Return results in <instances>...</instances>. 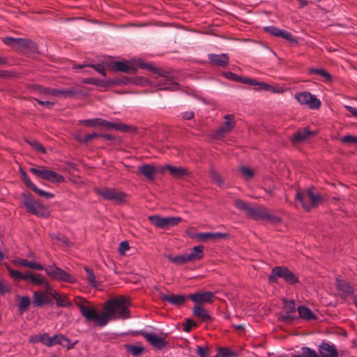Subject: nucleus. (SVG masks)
Segmentation results:
<instances>
[{"label": "nucleus", "mask_w": 357, "mask_h": 357, "mask_svg": "<svg viewBox=\"0 0 357 357\" xmlns=\"http://www.w3.org/2000/svg\"><path fill=\"white\" fill-rule=\"evenodd\" d=\"M130 301L125 296H121L107 301L104 307V313L107 314L108 322L112 319H125L130 317L128 305Z\"/></svg>", "instance_id": "obj_1"}, {"label": "nucleus", "mask_w": 357, "mask_h": 357, "mask_svg": "<svg viewBox=\"0 0 357 357\" xmlns=\"http://www.w3.org/2000/svg\"><path fill=\"white\" fill-rule=\"evenodd\" d=\"M132 63L135 68L137 66L142 69H148L152 73L164 77L165 82H160L158 84L159 86H160L159 89L174 91L178 88V83L173 82L172 79L168 78V72L165 70H160V69L152 66L150 63L144 62L141 59L134 60Z\"/></svg>", "instance_id": "obj_2"}, {"label": "nucleus", "mask_w": 357, "mask_h": 357, "mask_svg": "<svg viewBox=\"0 0 357 357\" xmlns=\"http://www.w3.org/2000/svg\"><path fill=\"white\" fill-rule=\"evenodd\" d=\"M281 278L289 284L293 285L299 282L298 277L288 267L284 266H275L271 270L268 280L270 284L278 282V278Z\"/></svg>", "instance_id": "obj_3"}, {"label": "nucleus", "mask_w": 357, "mask_h": 357, "mask_svg": "<svg viewBox=\"0 0 357 357\" xmlns=\"http://www.w3.org/2000/svg\"><path fill=\"white\" fill-rule=\"evenodd\" d=\"M3 42L10 46H17L19 50L24 54L38 53L37 44L31 39L7 37Z\"/></svg>", "instance_id": "obj_4"}, {"label": "nucleus", "mask_w": 357, "mask_h": 357, "mask_svg": "<svg viewBox=\"0 0 357 357\" xmlns=\"http://www.w3.org/2000/svg\"><path fill=\"white\" fill-rule=\"evenodd\" d=\"M81 314L86 319V321H94L95 325L102 327L108 323V316L106 313L98 314L94 307L86 306L81 307Z\"/></svg>", "instance_id": "obj_5"}, {"label": "nucleus", "mask_w": 357, "mask_h": 357, "mask_svg": "<svg viewBox=\"0 0 357 357\" xmlns=\"http://www.w3.org/2000/svg\"><path fill=\"white\" fill-rule=\"evenodd\" d=\"M234 204L238 209L245 211L248 217L255 220H264L266 213L264 208L252 206L241 199L234 200Z\"/></svg>", "instance_id": "obj_6"}, {"label": "nucleus", "mask_w": 357, "mask_h": 357, "mask_svg": "<svg viewBox=\"0 0 357 357\" xmlns=\"http://www.w3.org/2000/svg\"><path fill=\"white\" fill-rule=\"evenodd\" d=\"M307 197L310 199V203L307 201L306 196L301 192L297 191L296 195V199L299 201L305 211H310L312 208L317 207L323 200L319 195H315L313 192V188H310L307 190Z\"/></svg>", "instance_id": "obj_7"}, {"label": "nucleus", "mask_w": 357, "mask_h": 357, "mask_svg": "<svg viewBox=\"0 0 357 357\" xmlns=\"http://www.w3.org/2000/svg\"><path fill=\"white\" fill-rule=\"evenodd\" d=\"M95 192L105 200L114 201L116 204H122L126 202L128 195L124 192L117 190L114 188H96Z\"/></svg>", "instance_id": "obj_8"}, {"label": "nucleus", "mask_w": 357, "mask_h": 357, "mask_svg": "<svg viewBox=\"0 0 357 357\" xmlns=\"http://www.w3.org/2000/svg\"><path fill=\"white\" fill-rule=\"evenodd\" d=\"M148 219L155 227L162 229H167L176 226L182 221V218L180 217H162L158 215H150Z\"/></svg>", "instance_id": "obj_9"}, {"label": "nucleus", "mask_w": 357, "mask_h": 357, "mask_svg": "<svg viewBox=\"0 0 357 357\" xmlns=\"http://www.w3.org/2000/svg\"><path fill=\"white\" fill-rule=\"evenodd\" d=\"M282 301L284 303L283 307L284 312L278 314V320L286 324H291L296 319H298V317L296 315L295 301L294 300L287 301L286 299Z\"/></svg>", "instance_id": "obj_10"}, {"label": "nucleus", "mask_w": 357, "mask_h": 357, "mask_svg": "<svg viewBox=\"0 0 357 357\" xmlns=\"http://www.w3.org/2000/svg\"><path fill=\"white\" fill-rule=\"evenodd\" d=\"M45 271L50 278L56 281L73 283L76 280L73 275L57 267L54 264L46 267Z\"/></svg>", "instance_id": "obj_11"}, {"label": "nucleus", "mask_w": 357, "mask_h": 357, "mask_svg": "<svg viewBox=\"0 0 357 357\" xmlns=\"http://www.w3.org/2000/svg\"><path fill=\"white\" fill-rule=\"evenodd\" d=\"M132 336H137L138 335H143L147 342L150 343L151 345L157 349H162L165 348L167 344V342L165 340L166 335L165 337H161L157 335L156 334L151 333H146V331H134L132 332Z\"/></svg>", "instance_id": "obj_12"}, {"label": "nucleus", "mask_w": 357, "mask_h": 357, "mask_svg": "<svg viewBox=\"0 0 357 357\" xmlns=\"http://www.w3.org/2000/svg\"><path fill=\"white\" fill-rule=\"evenodd\" d=\"M296 99L302 105H308L310 109H319L321 101L308 91L298 93L295 96Z\"/></svg>", "instance_id": "obj_13"}, {"label": "nucleus", "mask_w": 357, "mask_h": 357, "mask_svg": "<svg viewBox=\"0 0 357 357\" xmlns=\"http://www.w3.org/2000/svg\"><path fill=\"white\" fill-rule=\"evenodd\" d=\"M83 83L93 84L96 86H100L102 88H108L111 86H118L122 84V83H126V81L123 79H96L93 77L86 78L83 80Z\"/></svg>", "instance_id": "obj_14"}, {"label": "nucleus", "mask_w": 357, "mask_h": 357, "mask_svg": "<svg viewBox=\"0 0 357 357\" xmlns=\"http://www.w3.org/2000/svg\"><path fill=\"white\" fill-rule=\"evenodd\" d=\"M224 118L226 120L225 122L222 126L218 128L214 133V137L216 139L225 137L227 133L231 132L235 126L234 114L226 115Z\"/></svg>", "instance_id": "obj_15"}, {"label": "nucleus", "mask_w": 357, "mask_h": 357, "mask_svg": "<svg viewBox=\"0 0 357 357\" xmlns=\"http://www.w3.org/2000/svg\"><path fill=\"white\" fill-rule=\"evenodd\" d=\"M25 206L27 212L36 215L40 218H48L50 216V212L47 208L40 204H36L34 202L26 201L25 202Z\"/></svg>", "instance_id": "obj_16"}, {"label": "nucleus", "mask_w": 357, "mask_h": 357, "mask_svg": "<svg viewBox=\"0 0 357 357\" xmlns=\"http://www.w3.org/2000/svg\"><path fill=\"white\" fill-rule=\"evenodd\" d=\"M188 298L198 304L197 305H201L204 303H212L215 296L211 291H204L188 294Z\"/></svg>", "instance_id": "obj_17"}, {"label": "nucleus", "mask_w": 357, "mask_h": 357, "mask_svg": "<svg viewBox=\"0 0 357 357\" xmlns=\"http://www.w3.org/2000/svg\"><path fill=\"white\" fill-rule=\"evenodd\" d=\"M159 298L160 300L168 302L177 307L183 305L188 299V296L180 294H165L163 293H160Z\"/></svg>", "instance_id": "obj_18"}, {"label": "nucleus", "mask_w": 357, "mask_h": 357, "mask_svg": "<svg viewBox=\"0 0 357 357\" xmlns=\"http://www.w3.org/2000/svg\"><path fill=\"white\" fill-rule=\"evenodd\" d=\"M33 304L35 307H41L45 305H53V300L45 291H36L33 295Z\"/></svg>", "instance_id": "obj_19"}, {"label": "nucleus", "mask_w": 357, "mask_h": 357, "mask_svg": "<svg viewBox=\"0 0 357 357\" xmlns=\"http://www.w3.org/2000/svg\"><path fill=\"white\" fill-rule=\"evenodd\" d=\"M112 70L129 74H136L137 68L131 61H115L111 67Z\"/></svg>", "instance_id": "obj_20"}, {"label": "nucleus", "mask_w": 357, "mask_h": 357, "mask_svg": "<svg viewBox=\"0 0 357 357\" xmlns=\"http://www.w3.org/2000/svg\"><path fill=\"white\" fill-rule=\"evenodd\" d=\"M316 132H311L308 127L298 129L291 137L293 144H298L306 140L310 136L315 135Z\"/></svg>", "instance_id": "obj_21"}, {"label": "nucleus", "mask_w": 357, "mask_h": 357, "mask_svg": "<svg viewBox=\"0 0 357 357\" xmlns=\"http://www.w3.org/2000/svg\"><path fill=\"white\" fill-rule=\"evenodd\" d=\"M319 352L320 353V357H339L336 347L326 342H322L319 344Z\"/></svg>", "instance_id": "obj_22"}, {"label": "nucleus", "mask_w": 357, "mask_h": 357, "mask_svg": "<svg viewBox=\"0 0 357 357\" xmlns=\"http://www.w3.org/2000/svg\"><path fill=\"white\" fill-rule=\"evenodd\" d=\"M137 174L144 176L149 181H153L155 178V166L143 164L138 167Z\"/></svg>", "instance_id": "obj_23"}, {"label": "nucleus", "mask_w": 357, "mask_h": 357, "mask_svg": "<svg viewBox=\"0 0 357 357\" xmlns=\"http://www.w3.org/2000/svg\"><path fill=\"white\" fill-rule=\"evenodd\" d=\"M335 286L339 291H342V294L340 296L342 298L345 299L347 296H354V287L347 281L336 278Z\"/></svg>", "instance_id": "obj_24"}, {"label": "nucleus", "mask_w": 357, "mask_h": 357, "mask_svg": "<svg viewBox=\"0 0 357 357\" xmlns=\"http://www.w3.org/2000/svg\"><path fill=\"white\" fill-rule=\"evenodd\" d=\"M63 342H68L69 343L70 340L63 335H55L53 337H50L49 347H52L56 344H61V346L66 347L68 350H70L74 348L75 344L77 342V341H76L73 342V344H68V345H66L63 344Z\"/></svg>", "instance_id": "obj_25"}, {"label": "nucleus", "mask_w": 357, "mask_h": 357, "mask_svg": "<svg viewBox=\"0 0 357 357\" xmlns=\"http://www.w3.org/2000/svg\"><path fill=\"white\" fill-rule=\"evenodd\" d=\"M43 168L44 169V172L42 176V179L55 183H61L64 182L65 178L62 175L54 171L45 169V167H43Z\"/></svg>", "instance_id": "obj_26"}, {"label": "nucleus", "mask_w": 357, "mask_h": 357, "mask_svg": "<svg viewBox=\"0 0 357 357\" xmlns=\"http://www.w3.org/2000/svg\"><path fill=\"white\" fill-rule=\"evenodd\" d=\"M208 59L213 65L220 67H226L229 63V57L226 54H208Z\"/></svg>", "instance_id": "obj_27"}, {"label": "nucleus", "mask_w": 357, "mask_h": 357, "mask_svg": "<svg viewBox=\"0 0 357 357\" xmlns=\"http://www.w3.org/2000/svg\"><path fill=\"white\" fill-rule=\"evenodd\" d=\"M102 127L105 128L106 130H116L121 132H128L130 128V126L124 123H116L105 119H103Z\"/></svg>", "instance_id": "obj_28"}, {"label": "nucleus", "mask_w": 357, "mask_h": 357, "mask_svg": "<svg viewBox=\"0 0 357 357\" xmlns=\"http://www.w3.org/2000/svg\"><path fill=\"white\" fill-rule=\"evenodd\" d=\"M167 168L171 176L176 178H182L190 174L188 169L182 167H174L167 165Z\"/></svg>", "instance_id": "obj_29"}, {"label": "nucleus", "mask_w": 357, "mask_h": 357, "mask_svg": "<svg viewBox=\"0 0 357 357\" xmlns=\"http://www.w3.org/2000/svg\"><path fill=\"white\" fill-rule=\"evenodd\" d=\"M193 314L202 321L211 322L213 319L208 311L201 305H195L193 307Z\"/></svg>", "instance_id": "obj_30"}, {"label": "nucleus", "mask_w": 357, "mask_h": 357, "mask_svg": "<svg viewBox=\"0 0 357 357\" xmlns=\"http://www.w3.org/2000/svg\"><path fill=\"white\" fill-rule=\"evenodd\" d=\"M299 316L298 319L301 318L307 321L317 320V315L307 307L301 305L297 309Z\"/></svg>", "instance_id": "obj_31"}, {"label": "nucleus", "mask_w": 357, "mask_h": 357, "mask_svg": "<svg viewBox=\"0 0 357 357\" xmlns=\"http://www.w3.org/2000/svg\"><path fill=\"white\" fill-rule=\"evenodd\" d=\"M204 246L202 244L195 246L191 253L188 255V259H190V261H195L203 259L204 256Z\"/></svg>", "instance_id": "obj_32"}, {"label": "nucleus", "mask_w": 357, "mask_h": 357, "mask_svg": "<svg viewBox=\"0 0 357 357\" xmlns=\"http://www.w3.org/2000/svg\"><path fill=\"white\" fill-rule=\"evenodd\" d=\"M255 90L259 91V90H264V91H271L273 93H281L283 91L281 89H275L272 85H270L266 82H259L256 79V84H255Z\"/></svg>", "instance_id": "obj_33"}, {"label": "nucleus", "mask_w": 357, "mask_h": 357, "mask_svg": "<svg viewBox=\"0 0 357 357\" xmlns=\"http://www.w3.org/2000/svg\"><path fill=\"white\" fill-rule=\"evenodd\" d=\"M33 88L39 92L40 93L44 95H52L54 96H59V89H52L49 87H44L39 84H35L33 86Z\"/></svg>", "instance_id": "obj_34"}, {"label": "nucleus", "mask_w": 357, "mask_h": 357, "mask_svg": "<svg viewBox=\"0 0 357 357\" xmlns=\"http://www.w3.org/2000/svg\"><path fill=\"white\" fill-rule=\"evenodd\" d=\"M310 74H317L324 78V82H331L333 80L332 75L324 68H311L308 69Z\"/></svg>", "instance_id": "obj_35"}, {"label": "nucleus", "mask_w": 357, "mask_h": 357, "mask_svg": "<svg viewBox=\"0 0 357 357\" xmlns=\"http://www.w3.org/2000/svg\"><path fill=\"white\" fill-rule=\"evenodd\" d=\"M165 257L169 259V261L177 265H183L190 261V259H188V255H177L175 257H173L171 255H166Z\"/></svg>", "instance_id": "obj_36"}, {"label": "nucleus", "mask_w": 357, "mask_h": 357, "mask_svg": "<svg viewBox=\"0 0 357 357\" xmlns=\"http://www.w3.org/2000/svg\"><path fill=\"white\" fill-rule=\"evenodd\" d=\"M125 347L129 354L136 357L140 356L144 351V348L142 346L126 344Z\"/></svg>", "instance_id": "obj_37"}, {"label": "nucleus", "mask_w": 357, "mask_h": 357, "mask_svg": "<svg viewBox=\"0 0 357 357\" xmlns=\"http://www.w3.org/2000/svg\"><path fill=\"white\" fill-rule=\"evenodd\" d=\"M84 268L86 273V280H88L89 283L93 287L97 288L99 286V282L96 280V275L93 269L86 266H84Z\"/></svg>", "instance_id": "obj_38"}, {"label": "nucleus", "mask_w": 357, "mask_h": 357, "mask_svg": "<svg viewBox=\"0 0 357 357\" xmlns=\"http://www.w3.org/2000/svg\"><path fill=\"white\" fill-rule=\"evenodd\" d=\"M82 92L74 88H70L67 89H59V96H63L65 98H74L78 95H80Z\"/></svg>", "instance_id": "obj_39"}, {"label": "nucleus", "mask_w": 357, "mask_h": 357, "mask_svg": "<svg viewBox=\"0 0 357 357\" xmlns=\"http://www.w3.org/2000/svg\"><path fill=\"white\" fill-rule=\"evenodd\" d=\"M19 264L22 266L38 271L45 270V268L41 264L29 261L27 259H20Z\"/></svg>", "instance_id": "obj_40"}, {"label": "nucleus", "mask_w": 357, "mask_h": 357, "mask_svg": "<svg viewBox=\"0 0 357 357\" xmlns=\"http://www.w3.org/2000/svg\"><path fill=\"white\" fill-rule=\"evenodd\" d=\"M29 283H32L35 285L45 284L47 287H50L45 277L40 278V275L33 273H31Z\"/></svg>", "instance_id": "obj_41"}, {"label": "nucleus", "mask_w": 357, "mask_h": 357, "mask_svg": "<svg viewBox=\"0 0 357 357\" xmlns=\"http://www.w3.org/2000/svg\"><path fill=\"white\" fill-rule=\"evenodd\" d=\"M236 356V352L232 351L228 347H219L217 355L213 357H234Z\"/></svg>", "instance_id": "obj_42"}, {"label": "nucleus", "mask_w": 357, "mask_h": 357, "mask_svg": "<svg viewBox=\"0 0 357 357\" xmlns=\"http://www.w3.org/2000/svg\"><path fill=\"white\" fill-rule=\"evenodd\" d=\"M31 304V299L29 296H24L21 298L20 302L18 304V309L21 314L29 310Z\"/></svg>", "instance_id": "obj_43"}, {"label": "nucleus", "mask_w": 357, "mask_h": 357, "mask_svg": "<svg viewBox=\"0 0 357 357\" xmlns=\"http://www.w3.org/2000/svg\"><path fill=\"white\" fill-rule=\"evenodd\" d=\"M103 119L100 118L80 121L83 125L89 127H102Z\"/></svg>", "instance_id": "obj_44"}, {"label": "nucleus", "mask_w": 357, "mask_h": 357, "mask_svg": "<svg viewBox=\"0 0 357 357\" xmlns=\"http://www.w3.org/2000/svg\"><path fill=\"white\" fill-rule=\"evenodd\" d=\"M25 141L36 151L43 153H46V150L43 144L36 139H25Z\"/></svg>", "instance_id": "obj_45"}, {"label": "nucleus", "mask_w": 357, "mask_h": 357, "mask_svg": "<svg viewBox=\"0 0 357 357\" xmlns=\"http://www.w3.org/2000/svg\"><path fill=\"white\" fill-rule=\"evenodd\" d=\"M210 176L212 181L215 182L218 186H222L224 185L225 181L223 178L214 169H211L210 171Z\"/></svg>", "instance_id": "obj_46"}, {"label": "nucleus", "mask_w": 357, "mask_h": 357, "mask_svg": "<svg viewBox=\"0 0 357 357\" xmlns=\"http://www.w3.org/2000/svg\"><path fill=\"white\" fill-rule=\"evenodd\" d=\"M56 301V304L58 307H70L72 306V303L69 301L66 295L60 296L57 298Z\"/></svg>", "instance_id": "obj_47"}, {"label": "nucleus", "mask_w": 357, "mask_h": 357, "mask_svg": "<svg viewBox=\"0 0 357 357\" xmlns=\"http://www.w3.org/2000/svg\"><path fill=\"white\" fill-rule=\"evenodd\" d=\"M50 237L52 240H55L59 243H61L63 245L69 246L70 245V242L69 240L63 235L61 234H50Z\"/></svg>", "instance_id": "obj_48"}, {"label": "nucleus", "mask_w": 357, "mask_h": 357, "mask_svg": "<svg viewBox=\"0 0 357 357\" xmlns=\"http://www.w3.org/2000/svg\"><path fill=\"white\" fill-rule=\"evenodd\" d=\"M340 141L345 144H354L357 146V136L347 135L341 137Z\"/></svg>", "instance_id": "obj_49"}, {"label": "nucleus", "mask_w": 357, "mask_h": 357, "mask_svg": "<svg viewBox=\"0 0 357 357\" xmlns=\"http://www.w3.org/2000/svg\"><path fill=\"white\" fill-rule=\"evenodd\" d=\"M121 79L126 82V83H123L124 84H128L129 83H133L135 84H143L144 82H146V79L143 77H139L135 79L125 77Z\"/></svg>", "instance_id": "obj_50"}, {"label": "nucleus", "mask_w": 357, "mask_h": 357, "mask_svg": "<svg viewBox=\"0 0 357 357\" xmlns=\"http://www.w3.org/2000/svg\"><path fill=\"white\" fill-rule=\"evenodd\" d=\"M238 171L241 174H242V175H243L248 178H251L255 175L253 169L248 167L243 166L239 168Z\"/></svg>", "instance_id": "obj_51"}, {"label": "nucleus", "mask_w": 357, "mask_h": 357, "mask_svg": "<svg viewBox=\"0 0 357 357\" xmlns=\"http://www.w3.org/2000/svg\"><path fill=\"white\" fill-rule=\"evenodd\" d=\"M264 30L266 32H268V33H271V35L276 36V37H280L281 32H282L281 29H279L278 28H277L274 26H266L264 28Z\"/></svg>", "instance_id": "obj_52"}, {"label": "nucleus", "mask_w": 357, "mask_h": 357, "mask_svg": "<svg viewBox=\"0 0 357 357\" xmlns=\"http://www.w3.org/2000/svg\"><path fill=\"white\" fill-rule=\"evenodd\" d=\"M197 324L192 319H187L185 320V324L184 325L183 331L185 332H190L192 330V327H197Z\"/></svg>", "instance_id": "obj_53"}, {"label": "nucleus", "mask_w": 357, "mask_h": 357, "mask_svg": "<svg viewBox=\"0 0 357 357\" xmlns=\"http://www.w3.org/2000/svg\"><path fill=\"white\" fill-rule=\"evenodd\" d=\"M264 220L269 221L270 222L277 225L281 222L282 219L279 217H277L274 215L269 214L266 212Z\"/></svg>", "instance_id": "obj_54"}, {"label": "nucleus", "mask_w": 357, "mask_h": 357, "mask_svg": "<svg viewBox=\"0 0 357 357\" xmlns=\"http://www.w3.org/2000/svg\"><path fill=\"white\" fill-rule=\"evenodd\" d=\"M280 37L283 38L290 42L298 43L297 39L296 38H294L290 32H288L284 30H282Z\"/></svg>", "instance_id": "obj_55"}, {"label": "nucleus", "mask_w": 357, "mask_h": 357, "mask_svg": "<svg viewBox=\"0 0 357 357\" xmlns=\"http://www.w3.org/2000/svg\"><path fill=\"white\" fill-rule=\"evenodd\" d=\"M101 137L114 142H120L121 141L119 137L110 134L101 132Z\"/></svg>", "instance_id": "obj_56"}, {"label": "nucleus", "mask_w": 357, "mask_h": 357, "mask_svg": "<svg viewBox=\"0 0 357 357\" xmlns=\"http://www.w3.org/2000/svg\"><path fill=\"white\" fill-rule=\"evenodd\" d=\"M75 305L79 307V310L81 311V307H85L86 305V303H88V301L80 297V296H76L75 298Z\"/></svg>", "instance_id": "obj_57"}, {"label": "nucleus", "mask_w": 357, "mask_h": 357, "mask_svg": "<svg viewBox=\"0 0 357 357\" xmlns=\"http://www.w3.org/2000/svg\"><path fill=\"white\" fill-rule=\"evenodd\" d=\"M224 76L231 81L239 82L241 76L236 75L231 72H225L223 73Z\"/></svg>", "instance_id": "obj_58"}, {"label": "nucleus", "mask_w": 357, "mask_h": 357, "mask_svg": "<svg viewBox=\"0 0 357 357\" xmlns=\"http://www.w3.org/2000/svg\"><path fill=\"white\" fill-rule=\"evenodd\" d=\"M99 137H101V132H93L85 135V141L86 142V144H88L91 141Z\"/></svg>", "instance_id": "obj_59"}, {"label": "nucleus", "mask_w": 357, "mask_h": 357, "mask_svg": "<svg viewBox=\"0 0 357 357\" xmlns=\"http://www.w3.org/2000/svg\"><path fill=\"white\" fill-rule=\"evenodd\" d=\"M130 249V245L128 241H122L119 244V252L120 255H125L126 251Z\"/></svg>", "instance_id": "obj_60"}, {"label": "nucleus", "mask_w": 357, "mask_h": 357, "mask_svg": "<svg viewBox=\"0 0 357 357\" xmlns=\"http://www.w3.org/2000/svg\"><path fill=\"white\" fill-rule=\"evenodd\" d=\"M10 291V287L7 282L0 281V294H4Z\"/></svg>", "instance_id": "obj_61"}, {"label": "nucleus", "mask_w": 357, "mask_h": 357, "mask_svg": "<svg viewBox=\"0 0 357 357\" xmlns=\"http://www.w3.org/2000/svg\"><path fill=\"white\" fill-rule=\"evenodd\" d=\"M24 183L26 185L27 188L33 191L34 192L38 189V188L31 182L30 178L28 176L22 180Z\"/></svg>", "instance_id": "obj_62"}, {"label": "nucleus", "mask_w": 357, "mask_h": 357, "mask_svg": "<svg viewBox=\"0 0 357 357\" xmlns=\"http://www.w3.org/2000/svg\"><path fill=\"white\" fill-rule=\"evenodd\" d=\"M8 270L9 271V273L10 276L15 279V280H20V278L22 276V273L19 271L12 269L11 268L8 267Z\"/></svg>", "instance_id": "obj_63"}, {"label": "nucleus", "mask_w": 357, "mask_h": 357, "mask_svg": "<svg viewBox=\"0 0 357 357\" xmlns=\"http://www.w3.org/2000/svg\"><path fill=\"white\" fill-rule=\"evenodd\" d=\"M209 349L198 346L197 348V353L200 357H207Z\"/></svg>", "instance_id": "obj_64"}]
</instances>
